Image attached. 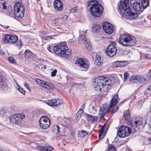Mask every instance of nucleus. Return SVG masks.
Masks as SVG:
<instances>
[{
	"label": "nucleus",
	"mask_w": 151,
	"mask_h": 151,
	"mask_svg": "<svg viewBox=\"0 0 151 151\" xmlns=\"http://www.w3.org/2000/svg\"><path fill=\"white\" fill-rule=\"evenodd\" d=\"M130 4L134 9L137 11H140L142 7L140 4V0H130Z\"/></svg>",
	"instance_id": "17"
},
{
	"label": "nucleus",
	"mask_w": 151,
	"mask_h": 151,
	"mask_svg": "<svg viewBox=\"0 0 151 151\" xmlns=\"http://www.w3.org/2000/svg\"><path fill=\"white\" fill-rule=\"evenodd\" d=\"M120 43L124 46H132L134 45L136 42V38L129 35L123 34L120 35L119 38Z\"/></svg>",
	"instance_id": "6"
},
{
	"label": "nucleus",
	"mask_w": 151,
	"mask_h": 151,
	"mask_svg": "<svg viewBox=\"0 0 151 151\" xmlns=\"http://www.w3.org/2000/svg\"><path fill=\"white\" fill-rule=\"evenodd\" d=\"M60 128L58 125L55 124L53 126L52 130L55 133L57 134L59 132Z\"/></svg>",
	"instance_id": "32"
},
{
	"label": "nucleus",
	"mask_w": 151,
	"mask_h": 151,
	"mask_svg": "<svg viewBox=\"0 0 151 151\" xmlns=\"http://www.w3.org/2000/svg\"><path fill=\"white\" fill-rule=\"evenodd\" d=\"M25 118V115L24 113H21L12 115L10 117V122L15 124H19L21 122V120Z\"/></svg>",
	"instance_id": "10"
},
{
	"label": "nucleus",
	"mask_w": 151,
	"mask_h": 151,
	"mask_svg": "<svg viewBox=\"0 0 151 151\" xmlns=\"http://www.w3.org/2000/svg\"><path fill=\"white\" fill-rule=\"evenodd\" d=\"M71 135L72 136H74L75 135V133L74 131H73L71 132Z\"/></svg>",
	"instance_id": "52"
},
{
	"label": "nucleus",
	"mask_w": 151,
	"mask_h": 151,
	"mask_svg": "<svg viewBox=\"0 0 151 151\" xmlns=\"http://www.w3.org/2000/svg\"><path fill=\"white\" fill-rule=\"evenodd\" d=\"M118 95H114L112 99L110 101L109 105L108 106L107 103H105L102 104L100 107L99 110V117L100 119H101L106 115V113L109 111L110 109L113 108L118 102Z\"/></svg>",
	"instance_id": "4"
},
{
	"label": "nucleus",
	"mask_w": 151,
	"mask_h": 151,
	"mask_svg": "<svg viewBox=\"0 0 151 151\" xmlns=\"http://www.w3.org/2000/svg\"><path fill=\"white\" fill-rule=\"evenodd\" d=\"M4 41L5 43L12 44L15 43L18 40V37L14 35H6L4 36Z\"/></svg>",
	"instance_id": "14"
},
{
	"label": "nucleus",
	"mask_w": 151,
	"mask_h": 151,
	"mask_svg": "<svg viewBox=\"0 0 151 151\" xmlns=\"http://www.w3.org/2000/svg\"><path fill=\"white\" fill-rule=\"evenodd\" d=\"M147 91H149L150 92H151L150 93H149L150 94L151 93V86L150 87L148 88L147 89Z\"/></svg>",
	"instance_id": "54"
},
{
	"label": "nucleus",
	"mask_w": 151,
	"mask_h": 151,
	"mask_svg": "<svg viewBox=\"0 0 151 151\" xmlns=\"http://www.w3.org/2000/svg\"><path fill=\"white\" fill-rule=\"evenodd\" d=\"M101 26L97 24H95L93 25L92 28V31L94 33H98L100 32Z\"/></svg>",
	"instance_id": "24"
},
{
	"label": "nucleus",
	"mask_w": 151,
	"mask_h": 151,
	"mask_svg": "<svg viewBox=\"0 0 151 151\" xmlns=\"http://www.w3.org/2000/svg\"><path fill=\"white\" fill-rule=\"evenodd\" d=\"M54 51L58 56L65 59H69L71 57V50L69 49L66 42H61L55 46Z\"/></svg>",
	"instance_id": "3"
},
{
	"label": "nucleus",
	"mask_w": 151,
	"mask_h": 151,
	"mask_svg": "<svg viewBox=\"0 0 151 151\" xmlns=\"http://www.w3.org/2000/svg\"><path fill=\"white\" fill-rule=\"evenodd\" d=\"M108 151H116V147L112 144H109L108 146Z\"/></svg>",
	"instance_id": "31"
},
{
	"label": "nucleus",
	"mask_w": 151,
	"mask_h": 151,
	"mask_svg": "<svg viewBox=\"0 0 151 151\" xmlns=\"http://www.w3.org/2000/svg\"><path fill=\"white\" fill-rule=\"evenodd\" d=\"M115 106H114V107ZM113 109L111 112V114H113L117 112L119 109V108L118 106H116L115 108H112Z\"/></svg>",
	"instance_id": "39"
},
{
	"label": "nucleus",
	"mask_w": 151,
	"mask_h": 151,
	"mask_svg": "<svg viewBox=\"0 0 151 151\" xmlns=\"http://www.w3.org/2000/svg\"><path fill=\"white\" fill-rule=\"evenodd\" d=\"M25 56L30 59L32 58L34 56V54L29 50H26L24 52Z\"/></svg>",
	"instance_id": "29"
},
{
	"label": "nucleus",
	"mask_w": 151,
	"mask_h": 151,
	"mask_svg": "<svg viewBox=\"0 0 151 151\" xmlns=\"http://www.w3.org/2000/svg\"><path fill=\"white\" fill-rule=\"evenodd\" d=\"M50 49H51V48H50V46H49V47H47V50H48L49 51H50V52H51V50Z\"/></svg>",
	"instance_id": "55"
},
{
	"label": "nucleus",
	"mask_w": 151,
	"mask_h": 151,
	"mask_svg": "<svg viewBox=\"0 0 151 151\" xmlns=\"http://www.w3.org/2000/svg\"><path fill=\"white\" fill-rule=\"evenodd\" d=\"M53 147L51 146H46L45 151H51L53 149Z\"/></svg>",
	"instance_id": "42"
},
{
	"label": "nucleus",
	"mask_w": 151,
	"mask_h": 151,
	"mask_svg": "<svg viewBox=\"0 0 151 151\" xmlns=\"http://www.w3.org/2000/svg\"><path fill=\"white\" fill-rule=\"evenodd\" d=\"M149 0H141V4L144 9L149 6Z\"/></svg>",
	"instance_id": "28"
},
{
	"label": "nucleus",
	"mask_w": 151,
	"mask_h": 151,
	"mask_svg": "<svg viewBox=\"0 0 151 151\" xmlns=\"http://www.w3.org/2000/svg\"><path fill=\"white\" fill-rule=\"evenodd\" d=\"M39 123L40 127L44 129H47L50 125V120L46 116L42 117L39 120Z\"/></svg>",
	"instance_id": "11"
},
{
	"label": "nucleus",
	"mask_w": 151,
	"mask_h": 151,
	"mask_svg": "<svg viewBox=\"0 0 151 151\" xmlns=\"http://www.w3.org/2000/svg\"><path fill=\"white\" fill-rule=\"evenodd\" d=\"M10 15V16H11V15L10 14V15Z\"/></svg>",
	"instance_id": "61"
},
{
	"label": "nucleus",
	"mask_w": 151,
	"mask_h": 151,
	"mask_svg": "<svg viewBox=\"0 0 151 151\" xmlns=\"http://www.w3.org/2000/svg\"><path fill=\"white\" fill-rule=\"evenodd\" d=\"M22 43L20 40H19L17 41L16 43V46L19 49H20L21 47L22 46Z\"/></svg>",
	"instance_id": "37"
},
{
	"label": "nucleus",
	"mask_w": 151,
	"mask_h": 151,
	"mask_svg": "<svg viewBox=\"0 0 151 151\" xmlns=\"http://www.w3.org/2000/svg\"><path fill=\"white\" fill-rule=\"evenodd\" d=\"M123 115L124 116L125 121L128 124H130V126L132 127L129 110H128L124 111L123 112Z\"/></svg>",
	"instance_id": "21"
},
{
	"label": "nucleus",
	"mask_w": 151,
	"mask_h": 151,
	"mask_svg": "<svg viewBox=\"0 0 151 151\" xmlns=\"http://www.w3.org/2000/svg\"><path fill=\"white\" fill-rule=\"evenodd\" d=\"M125 62L123 61H117L116 62V66L118 67H123L125 65Z\"/></svg>",
	"instance_id": "34"
},
{
	"label": "nucleus",
	"mask_w": 151,
	"mask_h": 151,
	"mask_svg": "<svg viewBox=\"0 0 151 151\" xmlns=\"http://www.w3.org/2000/svg\"><path fill=\"white\" fill-rule=\"evenodd\" d=\"M103 27L105 32L108 34H111L113 32V25L108 22H104L103 24Z\"/></svg>",
	"instance_id": "15"
},
{
	"label": "nucleus",
	"mask_w": 151,
	"mask_h": 151,
	"mask_svg": "<svg viewBox=\"0 0 151 151\" xmlns=\"http://www.w3.org/2000/svg\"><path fill=\"white\" fill-rule=\"evenodd\" d=\"M84 110L82 109H80L76 114V121H78L81 118V114L84 113Z\"/></svg>",
	"instance_id": "26"
},
{
	"label": "nucleus",
	"mask_w": 151,
	"mask_h": 151,
	"mask_svg": "<svg viewBox=\"0 0 151 151\" xmlns=\"http://www.w3.org/2000/svg\"><path fill=\"white\" fill-rule=\"evenodd\" d=\"M132 131L131 129L128 127L121 125L118 129L117 135L119 137H124L129 135Z\"/></svg>",
	"instance_id": "9"
},
{
	"label": "nucleus",
	"mask_w": 151,
	"mask_h": 151,
	"mask_svg": "<svg viewBox=\"0 0 151 151\" xmlns=\"http://www.w3.org/2000/svg\"><path fill=\"white\" fill-rule=\"evenodd\" d=\"M9 61L10 63L15 64L16 63V62L15 59L12 57H9L8 58Z\"/></svg>",
	"instance_id": "38"
},
{
	"label": "nucleus",
	"mask_w": 151,
	"mask_h": 151,
	"mask_svg": "<svg viewBox=\"0 0 151 151\" xmlns=\"http://www.w3.org/2000/svg\"><path fill=\"white\" fill-rule=\"evenodd\" d=\"M52 36H49L45 37L43 38V39L45 40H47L48 38H51Z\"/></svg>",
	"instance_id": "51"
},
{
	"label": "nucleus",
	"mask_w": 151,
	"mask_h": 151,
	"mask_svg": "<svg viewBox=\"0 0 151 151\" xmlns=\"http://www.w3.org/2000/svg\"><path fill=\"white\" fill-rule=\"evenodd\" d=\"M90 6V9L91 14L95 17H100L103 14V8L98 2L95 0L91 1L88 2L87 6Z\"/></svg>",
	"instance_id": "5"
},
{
	"label": "nucleus",
	"mask_w": 151,
	"mask_h": 151,
	"mask_svg": "<svg viewBox=\"0 0 151 151\" xmlns=\"http://www.w3.org/2000/svg\"><path fill=\"white\" fill-rule=\"evenodd\" d=\"M68 18V16L67 15H65L62 18V20L63 21H65L67 20Z\"/></svg>",
	"instance_id": "47"
},
{
	"label": "nucleus",
	"mask_w": 151,
	"mask_h": 151,
	"mask_svg": "<svg viewBox=\"0 0 151 151\" xmlns=\"http://www.w3.org/2000/svg\"><path fill=\"white\" fill-rule=\"evenodd\" d=\"M77 9V8L75 7L73 9H72L70 11V13H74L76 12V10Z\"/></svg>",
	"instance_id": "46"
},
{
	"label": "nucleus",
	"mask_w": 151,
	"mask_h": 151,
	"mask_svg": "<svg viewBox=\"0 0 151 151\" xmlns=\"http://www.w3.org/2000/svg\"><path fill=\"white\" fill-rule=\"evenodd\" d=\"M146 79L143 76L141 75H138L137 83H142L145 82Z\"/></svg>",
	"instance_id": "30"
},
{
	"label": "nucleus",
	"mask_w": 151,
	"mask_h": 151,
	"mask_svg": "<svg viewBox=\"0 0 151 151\" xmlns=\"http://www.w3.org/2000/svg\"><path fill=\"white\" fill-rule=\"evenodd\" d=\"M4 83L3 81L2 76L0 75V88L4 86Z\"/></svg>",
	"instance_id": "41"
},
{
	"label": "nucleus",
	"mask_w": 151,
	"mask_h": 151,
	"mask_svg": "<svg viewBox=\"0 0 151 151\" xmlns=\"http://www.w3.org/2000/svg\"><path fill=\"white\" fill-rule=\"evenodd\" d=\"M88 133L84 130L78 131V137L81 138H83L87 135Z\"/></svg>",
	"instance_id": "25"
},
{
	"label": "nucleus",
	"mask_w": 151,
	"mask_h": 151,
	"mask_svg": "<svg viewBox=\"0 0 151 151\" xmlns=\"http://www.w3.org/2000/svg\"><path fill=\"white\" fill-rule=\"evenodd\" d=\"M118 11L122 17L127 16L129 19H137L139 13L132 12L129 6V0H120L118 5Z\"/></svg>",
	"instance_id": "1"
},
{
	"label": "nucleus",
	"mask_w": 151,
	"mask_h": 151,
	"mask_svg": "<svg viewBox=\"0 0 151 151\" xmlns=\"http://www.w3.org/2000/svg\"><path fill=\"white\" fill-rule=\"evenodd\" d=\"M9 26H6V27L7 28H9Z\"/></svg>",
	"instance_id": "59"
},
{
	"label": "nucleus",
	"mask_w": 151,
	"mask_h": 151,
	"mask_svg": "<svg viewBox=\"0 0 151 151\" xmlns=\"http://www.w3.org/2000/svg\"><path fill=\"white\" fill-rule=\"evenodd\" d=\"M95 90L101 92H107L111 88L112 83L110 79L103 76H97L93 81Z\"/></svg>",
	"instance_id": "2"
},
{
	"label": "nucleus",
	"mask_w": 151,
	"mask_h": 151,
	"mask_svg": "<svg viewBox=\"0 0 151 151\" xmlns=\"http://www.w3.org/2000/svg\"><path fill=\"white\" fill-rule=\"evenodd\" d=\"M136 120L135 121L134 123L133 126L134 127L137 128L139 130L141 128H142L144 127L146 121H145V123L144 124L143 123V119L141 118L138 119H136Z\"/></svg>",
	"instance_id": "19"
},
{
	"label": "nucleus",
	"mask_w": 151,
	"mask_h": 151,
	"mask_svg": "<svg viewBox=\"0 0 151 151\" xmlns=\"http://www.w3.org/2000/svg\"><path fill=\"white\" fill-rule=\"evenodd\" d=\"M38 149L42 151H45V147L39 146L37 147Z\"/></svg>",
	"instance_id": "43"
},
{
	"label": "nucleus",
	"mask_w": 151,
	"mask_h": 151,
	"mask_svg": "<svg viewBox=\"0 0 151 151\" xmlns=\"http://www.w3.org/2000/svg\"><path fill=\"white\" fill-rule=\"evenodd\" d=\"M57 72V70L56 69H55L53 70L52 72H51V76H55L56 74V73Z\"/></svg>",
	"instance_id": "44"
},
{
	"label": "nucleus",
	"mask_w": 151,
	"mask_h": 151,
	"mask_svg": "<svg viewBox=\"0 0 151 151\" xmlns=\"http://www.w3.org/2000/svg\"><path fill=\"white\" fill-rule=\"evenodd\" d=\"M85 104H86V103H84L81 106V107L83 109H84L85 107Z\"/></svg>",
	"instance_id": "53"
},
{
	"label": "nucleus",
	"mask_w": 151,
	"mask_h": 151,
	"mask_svg": "<svg viewBox=\"0 0 151 151\" xmlns=\"http://www.w3.org/2000/svg\"><path fill=\"white\" fill-rule=\"evenodd\" d=\"M24 86L29 91H30V90L29 85L27 83L24 84Z\"/></svg>",
	"instance_id": "48"
},
{
	"label": "nucleus",
	"mask_w": 151,
	"mask_h": 151,
	"mask_svg": "<svg viewBox=\"0 0 151 151\" xmlns=\"http://www.w3.org/2000/svg\"><path fill=\"white\" fill-rule=\"evenodd\" d=\"M10 108L12 109V110L14 109V108H15V106H12Z\"/></svg>",
	"instance_id": "57"
},
{
	"label": "nucleus",
	"mask_w": 151,
	"mask_h": 151,
	"mask_svg": "<svg viewBox=\"0 0 151 151\" xmlns=\"http://www.w3.org/2000/svg\"><path fill=\"white\" fill-rule=\"evenodd\" d=\"M86 37V36H85L84 34H82L81 35H80L79 39L80 41H81L83 42V41L84 43L87 40Z\"/></svg>",
	"instance_id": "33"
},
{
	"label": "nucleus",
	"mask_w": 151,
	"mask_h": 151,
	"mask_svg": "<svg viewBox=\"0 0 151 151\" xmlns=\"http://www.w3.org/2000/svg\"><path fill=\"white\" fill-rule=\"evenodd\" d=\"M24 7L23 4L19 2L16 3L14 7L13 15L12 16L15 17L16 19L22 18L24 15Z\"/></svg>",
	"instance_id": "7"
},
{
	"label": "nucleus",
	"mask_w": 151,
	"mask_h": 151,
	"mask_svg": "<svg viewBox=\"0 0 151 151\" xmlns=\"http://www.w3.org/2000/svg\"><path fill=\"white\" fill-rule=\"evenodd\" d=\"M84 44L86 48L89 49V50L91 48V43L88 40H87L85 42Z\"/></svg>",
	"instance_id": "36"
},
{
	"label": "nucleus",
	"mask_w": 151,
	"mask_h": 151,
	"mask_svg": "<svg viewBox=\"0 0 151 151\" xmlns=\"http://www.w3.org/2000/svg\"><path fill=\"white\" fill-rule=\"evenodd\" d=\"M85 114L86 115V118L88 121L91 123L96 122L97 121L98 117L97 116H94L86 113Z\"/></svg>",
	"instance_id": "22"
},
{
	"label": "nucleus",
	"mask_w": 151,
	"mask_h": 151,
	"mask_svg": "<svg viewBox=\"0 0 151 151\" xmlns=\"http://www.w3.org/2000/svg\"><path fill=\"white\" fill-rule=\"evenodd\" d=\"M63 102V101L62 99H54L48 101L47 104L51 107L57 106L62 104Z\"/></svg>",
	"instance_id": "16"
},
{
	"label": "nucleus",
	"mask_w": 151,
	"mask_h": 151,
	"mask_svg": "<svg viewBox=\"0 0 151 151\" xmlns=\"http://www.w3.org/2000/svg\"><path fill=\"white\" fill-rule=\"evenodd\" d=\"M109 127V125L105 124L102 126L99 131V137L100 139H102L104 137Z\"/></svg>",
	"instance_id": "18"
},
{
	"label": "nucleus",
	"mask_w": 151,
	"mask_h": 151,
	"mask_svg": "<svg viewBox=\"0 0 151 151\" xmlns=\"http://www.w3.org/2000/svg\"><path fill=\"white\" fill-rule=\"evenodd\" d=\"M124 81H125L127 80L129 76L128 73L127 72H124Z\"/></svg>",
	"instance_id": "40"
},
{
	"label": "nucleus",
	"mask_w": 151,
	"mask_h": 151,
	"mask_svg": "<svg viewBox=\"0 0 151 151\" xmlns=\"http://www.w3.org/2000/svg\"><path fill=\"white\" fill-rule=\"evenodd\" d=\"M148 139L149 141H151V138H149Z\"/></svg>",
	"instance_id": "58"
},
{
	"label": "nucleus",
	"mask_w": 151,
	"mask_h": 151,
	"mask_svg": "<svg viewBox=\"0 0 151 151\" xmlns=\"http://www.w3.org/2000/svg\"><path fill=\"white\" fill-rule=\"evenodd\" d=\"M129 81L132 83H137L138 82V75L136 76H132L129 78Z\"/></svg>",
	"instance_id": "27"
},
{
	"label": "nucleus",
	"mask_w": 151,
	"mask_h": 151,
	"mask_svg": "<svg viewBox=\"0 0 151 151\" xmlns=\"http://www.w3.org/2000/svg\"><path fill=\"white\" fill-rule=\"evenodd\" d=\"M7 6L4 3H2L1 5V7L2 8L3 10H5L7 8Z\"/></svg>",
	"instance_id": "45"
},
{
	"label": "nucleus",
	"mask_w": 151,
	"mask_h": 151,
	"mask_svg": "<svg viewBox=\"0 0 151 151\" xmlns=\"http://www.w3.org/2000/svg\"><path fill=\"white\" fill-rule=\"evenodd\" d=\"M53 6L55 10L57 12L61 11L63 9V4L60 0H55Z\"/></svg>",
	"instance_id": "20"
},
{
	"label": "nucleus",
	"mask_w": 151,
	"mask_h": 151,
	"mask_svg": "<svg viewBox=\"0 0 151 151\" xmlns=\"http://www.w3.org/2000/svg\"><path fill=\"white\" fill-rule=\"evenodd\" d=\"M37 0V1H40V0Z\"/></svg>",
	"instance_id": "60"
},
{
	"label": "nucleus",
	"mask_w": 151,
	"mask_h": 151,
	"mask_svg": "<svg viewBox=\"0 0 151 151\" xmlns=\"http://www.w3.org/2000/svg\"><path fill=\"white\" fill-rule=\"evenodd\" d=\"M19 91L23 94H25V90H23L22 88H20L19 89Z\"/></svg>",
	"instance_id": "49"
},
{
	"label": "nucleus",
	"mask_w": 151,
	"mask_h": 151,
	"mask_svg": "<svg viewBox=\"0 0 151 151\" xmlns=\"http://www.w3.org/2000/svg\"><path fill=\"white\" fill-rule=\"evenodd\" d=\"M145 58L147 59H150L151 58V55L149 54H146L145 56Z\"/></svg>",
	"instance_id": "50"
},
{
	"label": "nucleus",
	"mask_w": 151,
	"mask_h": 151,
	"mask_svg": "<svg viewBox=\"0 0 151 151\" xmlns=\"http://www.w3.org/2000/svg\"><path fill=\"white\" fill-rule=\"evenodd\" d=\"M36 66L43 71H44L46 68V66L45 65L41 64H39L38 65H36Z\"/></svg>",
	"instance_id": "35"
},
{
	"label": "nucleus",
	"mask_w": 151,
	"mask_h": 151,
	"mask_svg": "<svg viewBox=\"0 0 151 151\" xmlns=\"http://www.w3.org/2000/svg\"><path fill=\"white\" fill-rule=\"evenodd\" d=\"M103 63L102 60L101 59V56L97 54L94 61L95 65L99 66L102 64Z\"/></svg>",
	"instance_id": "23"
},
{
	"label": "nucleus",
	"mask_w": 151,
	"mask_h": 151,
	"mask_svg": "<svg viewBox=\"0 0 151 151\" xmlns=\"http://www.w3.org/2000/svg\"><path fill=\"white\" fill-rule=\"evenodd\" d=\"M110 44L105 50V52L107 55L112 57L116 53L117 49L116 43L112 41H109Z\"/></svg>",
	"instance_id": "8"
},
{
	"label": "nucleus",
	"mask_w": 151,
	"mask_h": 151,
	"mask_svg": "<svg viewBox=\"0 0 151 151\" xmlns=\"http://www.w3.org/2000/svg\"><path fill=\"white\" fill-rule=\"evenodd\" d=\"M36 82L42 87L48 89L53 90L55 88V86L52 84L48 82L37 79L36 80Z\"/></svg>",
	"instance_id": "13"
},
{
	"label": "nucleus",
	"mask_w": 151,
	"mask_h": 151,
	"mask_svg": "<svg viewBox=\"0 0 151 151\" xmlns=\"http://www.w3.org/2000/svg\"><path fill=\"white\" fill-rule=\"evenodd\" d=\"M124 103V102H122V101L121 102H120L119 104L118 105L119 106H122L123 103Z\"/></svg>",
	"instance_id": "56"
},
{
	"label": "nucleus",
	"mask_w": 151,
	"mask_h": 151,
	"mask_svg": "<svg viewBox=\"0 0 151 151\" xmlns=\"http://www.w3.org/2000/svg\"><path fill=\"white\" fill-rule=\"evenodd\" d=\"M75 63L81 68H84L85 70H87L90 66L88 61L82 58L77 59L75 61Z\"/></svg>",
	"instance_id": "12"
}]
</instances>
